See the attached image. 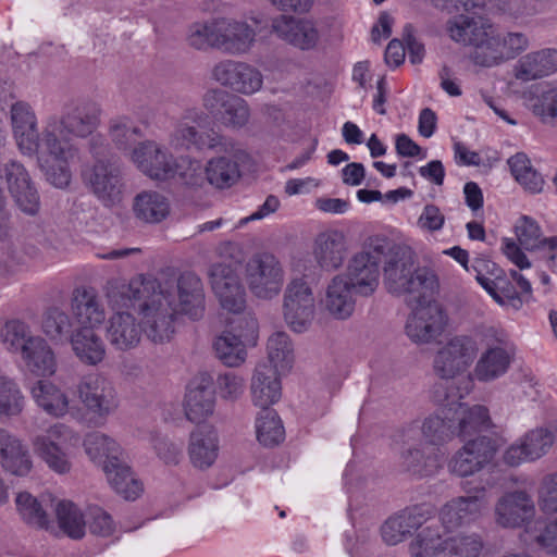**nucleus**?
I'll list each match as a JSON object with an SVG mask.
<instances>
[{
	"instance_id": "obj_27",
	"label": "nucleus",
	"mask_w": 557,
	"mask_h": 557,
	"mask_svg": "<svg viewBox=\"0 0 557 557\" xmlns=\"http://www.w3.org/2000/svg\"><path fill=\"white\" fill-rule=\"evenodd\" d=\"M512 348L500 339L488 345L480 355L471 372L472 380L481 383H491L503 377L513 361Z\"/></svg>"
},
{
	"instance_id": "obj_62",
	"label": "nucleus",
	"mask_w": 557,
	"mask_h": 557,
	"mask_svg": "<svg viewBox=\"0 0 557 557\" xmlns=\"http://www.w3.org/2000/svg\"><path fill=\"white\" fill-rule=\"evenodd\" d=\"M492 288L493 290L487 293L499 306L513 310H519L522 307V298L511 285L498 287L495 282Z\"/></svg>"
},
{
	"instance_id": "obj_22",
	"label": "nucleus",
	"mask_w": 557,
	"mask_h": 557,
	"mask_svg": "<svg viewBox=\"0 0 557 557\" xmlns=\"http://www.w3.org/2000/svg\"><path fill=\"white\" fill-rule=\"evenodd\" d=\"M555 443V433L546 426L528 431L512 443L504 454V461L509 466L532 462L544 457Z\"/></svg>"
},
{
	"instance_id": "obj_61",
	"label": "nucleus",
	"mask_w": 557,
	"mask_h": 557,
	"mask_svg": "<svg viewBox=\"0 0 557 557\" xmlns=\"http://www.w3.org/2000/svg\"><path fill=\"white\" fill-rule=\"evenodd\" d=\"M445 224V215L435 205H426L423 207L421 214L417 220V226L422 232L435 233L443 228Z\"/></svg>"
},
{
	"instance_id": "obj_24",
	"label": "nucleus",
	"mask_w": 557,
	"mask_h": 557,
	"mask_svg": "<svg viewBox=\"0 0 557 557\" xmlns=\"http://www.w3.org/2000/svg\"><path fill=\"white\" fill-rule=\"evenodd\" d=\"M535 512V504L524 491L505 493L494 508L495 522L506 529H517L530 523Z\"/></svg>"
},
{
	"instance_id": "obj_28",
	"label": "nucleus",
	"mask_w": 557,
	"mask_h": 557,
	"mask_svg": "<svg viewBox=\"0 0 557 557\" xmlns=\"http://www.w3.org/2000/svg\"><path fill=\"white\" fill-rule=\"evenodd\" d=\"M491 30L492 25L481 16L459 15L447 23L448 35L454 41L474 47L472 58L479 65V51L487 46Z\"/></svg>"
},
{
	"instance_id": "obj_37",
	"label": "nucleus",
	"mask_w": 557,
	"mask_h": 557,
	"mask_svg": "<svg viewBox=\"0 0 557 557\" xmlns=\"http://www.w3.org/2000/svg\"><path fill=\"white\" fill-rule=\"evenodd\" d=\"M143 332L146 333L145 324L141 327L133 314L124 311L113 313L106 327L108 342L122 351L135 348L140 342Z\"/></svg>"
},
{
	"instance_id": "obj_21",
	"label": "nucleus",
	"mask_w": 557,
	"mask_h": 557,
	"mask_svg": "<svg viewBox=\"0 0 557 557\" xmlns=\"http://www.w3.org/2000/svg\"><path fill=\"white\" fill-rule=\"evenodd\" d=\"M434 512L433 506L423 504L408 507L391 516L380 529L383 542L389 546L397 545L414 531L413 537L430 523Z\"/></svg>"
},
{
	"instance_id": "obj_46",
	"label": "nucleus",
	"mask_w": 557,
	"mask_h": 557,
	"mask_svg": "<svg viewBox=\"0 0 557 557\" xmlns=\"http://www.w3.org/2000/svg\"><path fill=\"white\" fill-rule=\"evenodd\" d=\"M83 446L88 458L102 469L125 454L113 437L99 431L88 432L84 437Z\"/></svg>"
},
{
	"instance_id": "obj_48",
	"label": "nucleus",
	"mask_w": 557,
	"mask_h": 557,
	"mask_svg": "<svg viewBox=\"0 0 557 557\" xmlns=\"http://www.w3.org/2000/svg\"><path fill=\"white\" fill-rule=\"evenodd\" d=\"M267 357L272 370L288 373L295 361L294 344L289 335L282 331L271 334L267 342Z\"/></svg>"
},
{
	"instance_id": "obj_5",
	"label": "nucleus",
	"mask_w": 557,
	"mask_h": 557,
	"mask_svg": "<svg viewBox=\"0 0 557 557\" xmlns=\"http://www.w3.org/2000/svg\"><path fill=\"white\" fill-rule=\"evenodd\" d=\"M257 29L246 20L215 14L190 22L185 29L186 46L197 52L220 51L231 57L249 54L257 44Z\"/></svg>"
},
{
	"instance_id": "obj_53",
	"label": "nucleus",
	"mask_w": 557,
	"mask_h": 557,
	"mask_svg": "<svg viewBox=\"0 0 557 557\" xmlns=\"http://www.w3.org/2000/svg\"><path fill=\"white\" fill-rule=\"evenodd\" d=\"M41 331L53 342L70 338L73 333L72 320L61 308L50 307L42 314Z\"/></svg>"
},
{
	"instance_id": "obj_10",
	"label": "nucleus",
	"mask_w": 557,
	"mask_h": 557,
	"mask_svg": "<svg viewBox=\"0 0 557 557\" xmlns=\"http://www.w3.org/2000/svg\"><path fill=\"white\" fill-rule=\"evenodd\" d=\"M79 433L64 422H54L32 440L36 456L55 474L65 475L73 469L74 450Z\"/></svg>"
},
{
	"instance_id": "obj_56",
	"label": "nucleus",
	"mask_w": 557,
	"mask_h": 557,
	"mask_svg": "<svg viewBox=\"0 0 557 557\" xmlns=\"http://www.w3.org/2000/svg\"><path fill=\"white\" fill-rule=\"evenodd\" d=\"M109 135L120 149H126L134 137L141 134L140 129L133 125L129 117L117 116L109 123Z\"/></svg>"
},
{
	"instance_id": "obj_3",
	"label": "nucleus",
	"mask_w": 557,
	"mask_h": 557,
	"mask_svg": "<svg viewBox=\"0 0 557 557\" xmlns=\"http://www.w3.org/2000/svg\"><path fill=\"white\" fill-rule=\"evenodd\" d=\"M487 507L484 488L473 495L457 496L446 502L437 518L420 530L408 544L411 557H480L484 544L478 533H454L476 521Z\"/></svg>"
},
{
	"instance_id": "obj_1",
	"label": "nucleus",
	"mask_w": 557,
	"mask_h": 557,
	"mask_svg": "<svg viewBox=\"0 0 557 557\" xmlns=\"http://www.w3.org/2000/svg\"><path fill=\"white\" fill-rule=\"evenodd\" d=\"M100 121V107L89 101L72 103L61 115L47 116L41 128L27 102L17 101L10 109L12 137L17 150L25 157H35L46 181L60 189L70 186L71 165L79 153L73 138L91 139Z\"/></svg>"
},
{
	"instance_id": "obj_52",
	"label": "nucleus",
	"mask_w": 557,
	"mask_h": 557,
	"mask_svg": "<svg viewBox=\"0 0 557 557\" xmlns=\"http://www.w3.org/2000/svg\"><path fill=\"white\" fill-rule=\"evenodd\" d=\"M26 399L18 383L9 376L0 375V416L13 418L25 408Z\"/></svg>"
},
{
	"instance_id": "obj_13",
	"label": "nucleus",
	"mask_w": 557,
	"mask_h": 557,
	"mask_svg": "<svg viewBox=\"0 0 557 557\" xmlns=\"http://www.w3.org/2000/svg\"><path fill=\"white\" fill-rule=\"evenodd\" d=\"M479 339L473 335L458 334L437 347L432 368L443 380H454L469 372L479 352Z\"/></svg>"
},
{
	"instance_id": "obj_34",
	"label": "nucleus",
	"mask_w": 557,
	"mask_h": 557,
	"mask_svg": "<svg viewBox=\"0 0 557 557\" xmlns=\"http://www.w3.org/2000/svg\"><path fill=\"white\" fill-rule=\"evenodd\" d=\"M347 253V238L341 231L327 230L314 238L312 255L318 265L324 271H335L341 268Z\"/></svg>"
},
{
	"instance_id": "obj_4",
	"label": "nucleus",
	"mask_w": 557,
	"mask_h": 557,
	"mask_svg": "<svg viewBox=\"0 0 557 557\" xmlns=\"http://www.w3.org/2000/svg\"><path fill=\"white\" fill-rule=\"evenodd\" d=\"M432 398L440 408L426 416L420 426L423 441L431 446L443 445L457 434L462 437L471 435L487 423L486 408L467 406L460 401L461 395L449 394L444 383L433 387Z\"/></svg>"
},
{
	"instance_id": "obj_59",
	"label": "nucleus",
	"mask_w": 557,
	"mask_h": 557,
	"mask_svg": "<svg viewBox=\"0 0 557 557\" xmlns=\"http://www.w3.org/2000/svg\"><path fill=\"white\" fill-rule=\"evenodd\" d=\"M214 384L215 392L224 400L234 401L239 398L245 391L244 379L233 372L219 374Z\"/></svg>"
},
{
	"instance_id": "obj_8",
	"label": "nucleus",
	"mask_w": 557,
	"mask_h": 557,
	"mask_svg": "<svg viewBox=\"0 0 557 557\" xmlns=\"http://www.w3.org/2000/svg\"><path fill=\"white\" fill-rule=\"evenodd\" d=\"M386 289L401 296L408 305L421 298L434 297L438 290L435 273L425 268H416L411 256H398L391 259L384 268Z\"/></svg>"
},
{
	"instance_id": "obj_60",
	"label": "nucleus",
	"mask_w": 557,
	"mask_h": 557,
	"mask_svg": "<svg viewBox=\"0 0 557 557\" xmlns=\"http://www.w3.org/2000/svg\"><path fill=\"white\" fill-rule=\"evenodd\" d=\"M87 527L92 534L100 536H109L114 531L111 516L100 507H89L87 509Z\"/></svg>"
},
{
	"instance_id": "obj_57",
	"label": "nucleus",
	"mask_w": 557,
	"mask_h": 557,
	"mask_svg": "<svg viewBox=\"0 0 557 557\" xmlns=\"http://www.w3.org/2000/svg\"><path fill=\"white\" fill-rule=\"evenodd\" d=\"M537 506L544 515L557 513V473L548 474L541 481Z\"/></svg>"
},
{
	"instance_id": "obj_35",
	"label": "nucleus",
	"mask_w": 557,
	"mask_h": 557,
	"mask_svg": "<svg viewBox=\"0 0 557 557\" xmlns=\"http://www.w3.org/2000/svg\"><path fill=\"white\" fill-rule=\"evenodd\" d=\"M411 433L412 430H408L404 434V447L398 456L400 470L416 476H426L435 473L442 462L438 449L432 448V451L425 454L420 447L410 443L412 440Z\"/></svg>"
},
{
	"instance_id": "obj_38",
	"label": "nucleus",
	"mask_w": 557,
	"mask_h": 557,
	"mask_svg": "<svg viewBox=\"0 0 557 557\" xmlns=\"http://www.w3.org/2000/svg\"><path fill=\"white\" fill-rule=\"evenodd\" d=\"M216 151L222 156L211 158L205 168L206 178L216 188H227L234 185L240 176L238 159L242 150L234 143V150L227 151L220 145Z\"/></svg>"
},
{
	"instance_id": "obj_19",
	"label": "nucleus",
	"mask_w": 557,
	"mask_h": 557,
	"mask_svg": "<svg viewBox=\"0 0 557 557\" xmlns=\"http://www.w3.org/2000/svg\"><path fill=\"white\" fill-rule=\"evenodd\" d=\"M211 78L232 91L251 96L262 89L263 74L255 65L240 60L223 59L211 69Z\"/></svg>"
},
{
	"instance_id": "obj_9",
	"label": "nucleus",
	"mask_w": 557,
	"mask_h": 557,
	"mask_svg": "<svg viewBox=\"0 0 557 557\" xmlns=\"http://www.w3.org/2000/svg\"><path fill=\"white\" fill-rule=\"evenodd\" d=\"M76 394L85 408V413L75 409L72 418L87 426H104L120 406L114 384L101 374L94 373L82 377L76 385Z\"/></svg>"
},
{
	"instance_id": "obj_45",
	"label": "nucleus",
	"mask_w": 557,
	"mask_h": 557,
	"mask_svg": "<svg viewBox=\"0 0 557 557\" xmlns=\"http://www.w3.org/2000/svg\"><path fill=\"white\" fill-rule=\"evenodd\" d=\"M103 472L110 486L123 498L134 500L141 494L143 484L133 473L126 453L116 461L104 466Z\"/></svg>"
},
{
	"instance_id": "obj_2",
	"label": "nucleus",
	"mask_w": 557,
	"mask_h": 557,
	"mask_svg": "<svg viewBox=\"0 0 557 557\" xmlns=\"http://www.w3.org/2000/svg\"><path fill=\"white\" fill-rule=\"evenodd\" d=\"M123 305L126 300L137 304L147 337L154 343L169 342L175 332L178 315L196 321L205 313V290L201 280L191 272L183 273L174 281H160L137 276L128 284L116 285L108 296Z\"/></svg>"
},
{
	"instance_id": "obj_30",
	"label": "nucleus",
	"mask_w": 557,
	"mask_h": 557,
	"mask_svg": "<svg viewBox=\"0 0 557 557\" xmlns=\"http://www.w3.org/2000/svg\"><path fill=\"white\" fill-rule=\"evenodd\" d=\"M34 404L47 416L62 419L75 413L66 389L49 380H37L29 389Z\"/></svg>"
},
{
	"instance_id": "obj_64",
	"label": "nucleus",
	"mask_w": 557,
	"mask_h": 557,
	"mask_svg": "<svg viewBox=\"0 0 557 557\" xmlns=\"http://www.w3.org/2000/svg\"><path fill=\"white\" fill-rule=\"evenodd\" d=\"M154 449L165 463H177L182 453L181 445L166 438L158 440Z\"/></svg>"
},
{
	"instance_id": "obj_49",
	"label": "nucleus",
	"mask_w": 557,
	"mask_h": 557,
	"mask_svg": "<svg viewBox=\"0 0 557 557\" xmlns=\"http://www.w3.org/2000/svg\"><path fill=\"white\" fill-rule=\"evenodd\" d=\"M55 517L60 529L72 539H82L87 528V511L83 512L73 502L58 500Z\"/></svg>"
},
{
	"instance_id": "obj_6",
	"label": "nucleus",
	"mask_w": 557,
	"mask_h": 557,
	"mask_svg": "<svg viewBox=\"0 0 557 557\" xmlns=\"http://www.w3.org/2000/svg\"><path fill=\"white\" fill-rule=\"evenodd\" d=\"M128 157L138 171L153 181L165 182L180 177L187 185H198L202 180L199 161L185 157L175 158L156 140L138 143L129 150Z\"/></svg>"
},
{
	"instance_id": "obj_41",
	"label": "nucleus",
	"mask_w": 557,
	"mask_h": 557,
	"mask_svg": "<svg viewBox=\"0 0 557 557\" xmlns=\"http://www.w3.org/2000/svg\"><path fill=\"white\" fill-rule=\"evenodd\" d=\"M27 372L50 376L57 372V358L49 343L36 335L20 355Z\"/></svg>"
},
{
	"instance_id": "obj_55",
	"label": "nucleus",
	"mask_w": 557,
	"mask_h": 557,
	"mask_svg": "<svg viewBox=\"0 0 557 557\" xmlns=\"http://www.w3.org/2000/svg\"><path fill=\"white\" fill-rule=\"evenodd\" d=\"M250 116L249 106L246 100L238 96L226 97L223 101L221 119L223 123L232 127H243Z\"/></svg>"
},
{
	"instance_id": "obj_44",
	"label": "nucleus",
	"mask_w": 557,
	"mask_h": 557,
	"mask_svg": "<svg viewBox=\"0 0 557 557\" xmlns=\"http://www.w3.org/2000/svg\"><path fill=\"white\" fill-rule=\"evenodd\" d=\"M282 373L272 370L267 363L257 366L251 380V398L256 406L268 409L281 398Z\"/></svg>"
},
{
	"instance_id": "obj_54",
	"label": "nucleus",
	"mask_w": 557,
	"mask_h": 557,
	"mask_svg": "<svg viewBox=\"0 0 557 557\" xmlns=\"http://www.w3.org/2000/svg\"><path fill=\"white\" fill-rule=\"evenodd\" d=\"M15 506L22 519L37 528L48 525V516L41 503L28 492H21L15 497Z\"/></svg>"
},
{
	"instance_id": "obj_31",
	"label": "nucleus",
	"mask_w": 557,
	"mask_h": 557,
	"mask_svg": "<svg viewBox=\"0 0 557 557\" xmlns=\"http://www.w3.org/2000/svg\"><path fill=\"white\" fill-rule=\"evenodd\" d=\"M529 46L528 38L521 33L495 34L492 28L487 46L479 51L480 65L495 66L513 59Z\"/></svg>"
},
{
	"instance_id": "obj_63",
	"label": "nucleus",
	"mask_w": 557,
	"mask_h": 557,
	"mask_svg": "<svg viewBox=\"0 0 557 557\" xmlns=\"http://www.w3.org/2000/svg\"><path fill=\"white\" fill-rule=\"evenodd\" d=\"M536 543L549 555L557 556V517L536 536Z\"/></svg>"
},
{
	"instance_id": "obj_39",
	"label": "nucleus",
	"mask_w": 557,
	"mask_h": 557,
	"mask_svg": "<svg viewBox=\"0 0 557 557\" xmlns=\"http://www.w3.org/2000/svg\"><path fill=\"white\" fill-rule=\"evenodd\" d=\"M524 104L542 123L557 126V81L534 86L524 95Z\"/></svg>"
},
{
	"instance_id": "obj_15",
	"label": "nucleus",
	"mask_w": 557,
	"mask_h": 557,
	"mask_svg": "<svg viewBox=\"0 0 557 557\" xmlns=\"http://www.w3.org/2000/svg\"><path fill=\"white\" fill-rule=\"evenodd\" d=\"M518 243L513 238L502 239V251L520 270L531 268V262L521 247L528 251L552 252L557 249V236L543 237L541 226L528 216H520L513 226Z\"/></svg>"
},
{
	"instance_id": "obj_23",
	"label": "nucleus",
	"mask_w": 557,
	"mask_h": 557,
	"mask_svg": "<svg viewBox=\"0 0 557 557\" xmlns=\"http://www.w3.org/2000/svg\"><path fill=\"white\" fill-rule=\"evenodd\" d=\"M495 451L493 443L486 437L469 441L451 456L448 471L459 478L474 475L492 462Z\"/></svg>"
},
{
	"instance_id": "obj_47",
	"label": "nucleus",
	"mask_w": 557,
	"mask_h": 557,
	"mask_svg": "<svg viewBox=\"0 0 557 557\" xmlns=\"http://www.w3.org/2000/svg\"><path fill=\"white\" fill-rule=\"evenodd\" d=\"M75 356L85 364L97 366L106 357V345L92 330H75L70 336Z\"/></svg>"
},
{
	"instance_id": "obj_42",
	"label": "nucleus",
	"mask_w": 557,
	"mask_h": 557,
	"mask_svg": "<svg viewBox=\"0 0 557 557\" xmlns=\"http://www.w3.org/2000/svg\"><path fill=\"white\" fill-rule=\"evenodd\" d=\"M354 288L344 274H336L327 284L324 297L326 311L335 319L346 320L355 311Z\"/></svg>"
},
{
	"instance_id": "obj_25",
	"label": "nucleus",
	"mask_w": 557,
	"mask_h": 557,
	"mask_svg": "<svg viewBox=\"0 0 557 557\" xmlns=\"http://www.w3.org/2000/svg\"><path fill=\"white\" fill-rule=\"evenodd\" d=\"M213 383L212 376L206 372L198 373L188 383L184 410L189 421L200 423L213 414L215 408Z\"/></svg>"
},
{
	"instance_id": "obj_16",
	"label": "nucleus",
	"mask_w": 557,
	"mask_h": 557,
	"mask_svg": "<svg viewBox=\"0 0 557 557\" xmlns=\"http://www.w3.org/2000/svg\"><path fill=\"white\" fill-rule=\"evenodd\" d=\"M244 277L253 296L272 299L282 290L284 269L273 253L258 252L247 260Z\"/></svg>"
},
{
	"instance_id": "obj_29",
	"label": "nucleus",
	"mask_w": 557,
	"mask_h": 557,
	"mask_svg": "<svg viewBox=\"0 0 557 557\" xmlns=\"http://www.w3.org/2000/svg\"><path fill=\"white\" fill-rule=\"evenodd\" d=\"M34 467L25 442L4 428H0V468L14 476H27Z\"/></svg>"
},
{
	"instance_id": "obj_58",
	"label": "nucleus",
	"mask_w": 557,
	"mask_h": 557,
	"mask_svg": "<svg viewBox=\"0 0 557 557\" xmlns=\"http://www.w3.org/2000/svg\"><path fill=\"white\" fill-rule=\"evenodd\" d=\"M471 274H474L479 284L486 290H493V284L499 277L500 270L493 261L484 257L472 260L469 264Z\"/></svg>"
},
{
	"instance_id": "obj_11",
	"label": "nucleus",
	"mask_w": 557,
	"mask_h": 557,
	"mask_svg": "<svg viewBox=\"0 0 557 557\" xmlns=\"http://www.w3.org/2000/svg\"><path fill=\"white\" fill-rule=\"evenodd\" d=\"M386 248V239L382 236L368 237L360 251L348 260L346 272L347 283L356 295L368 297L374 294L380 282V265Z\"/></svg>"
},
{
	"instance_id": "obj_18",
	"label": "nucleus",
	"mask_w": 557,
	"mask_h": 557,
	"mask_svg": "<svg viewBox=\"0 0 557 557\" xmlns=\"http://www.w3.org/2000/svg\"><path fill=\"white\" fill-rule=\"evenodd\" d=\"M283 317L286 325L295 333L308 331L315 318V298L309 283L293 278L283 297Z\"/></svg>"
},
{
	"instance_id": "obj_17",
	"label": "nucleus",
	"mask_w": 557,
	"mask_h": 557,
	"mask_svg": "<svg viewBox=\"0 0 557 557\" xmlns=\"http://www.w3.org/2000/svg\"><path fill=\"white\" fill-rule=\"evenodd\" d=\"M411 312L405 324L408 338L418 345L431 344L440 337L446 327V315L434 297L413 301Z\"/></svg>"
},
{
	"instance_id": "obj_12",
	"label": "nucleus",
	"mask_w": 557,
	"mask_h": 557,
	"mask_svg": "<svg viewBox=\"0 0 557 557\" xmlns=\"http://www.w3.org/2000/svg\"><path fill=\"white\" fill-rule=\"evenodd\" d=\"M209 123L208 114L200 108H187L183 111L170 135V147L184 150L216 149L222 145L227 151L234 150V141L214 132L201 129Z\"/></svg>"
},
{
	"instance_id": "obj_50",
	"label": "nucleus",
	"mask_w": 557,
	"mask_h": 557,
	"mask_svg": "<svg viewBox=\"0 0 557 557\" xmlns=\"http://www.w3.org/2000/svg\"><path fill=\"white\" fill-rule=\"evenodd\" d=\"M256 436L258 442L267 447H272L285 438V429L274 410L263 409L256 418Z\"/></svg>"
},
{
	"instance_id": "obj_32",
	"label": "nucleus",
	"mask_w": 557,
	"mask_h": 557,
	"mask_svg": "<svg viewBox=\"0 0 557 557\" xmlns=\"http://www.w3.org/2000/svg\"><path fill=\"white\" fill-rule=\"evenodd\" d=\"M71 311L78 324L76 330L99 329L106 321V310L92 288L77 287L71 296Z\"/></svg>"
},
{
	"instance_id": "obj_36",
	"label": "nucleus",
	"mask_w": 557,
	"mask_h": 557,
	"mask_svg": "<svg viewBox=\"0 0 557 557\" xmlns=\"http://www.w3.org/2000/svg\"><path fill=\"white\" fill-rule=\"evenodd\" d=\"M272 29L281 39L301 50L314 48L320 39L315 24L306 18L282 15L273 21Z\"/></svg>"
},
{
	"instance_id": "obj_7",
	"label": "nucleus",
	"mask_w": 557,
	"mask_h": 557,
	"mask_svg": "<svg viewBox=\"0 0 557 557\" xmlns=\"http://www.w3.org/2000/svg\"><path fill=\"white\" fill-rule=\"evenodd\" d=\"M91 160L82 169V180L92 194L106 205L121 200L123 183L119 169L110 160V148L101 134L88 141Z\"/></svg>"
},
{
	"instance_id": "obj_40",
	"label": "nucleus",
	"mask_w": 557,
	"mask_h": 557,
	"mask_svg": "<svg viewBox=\"0 0 557 557\" xmlns=\"http://www.w3.org/2000/svg\"><path fill=\"white\" fill-rule=\"evenodd\" d=\"M515 77L522 82L535 81L557 72V50L542 49L530 52L515 65Z\"/></svg>"
},
{
	"instance_id": "obj_14",
	"label": "nucleus",
	"mask_w": 557,
	"mask_h": 557,
	"mask_svg": "<svg viewBox=\"0 0 557 557\" xmlns=\"http://www.w3.org/2000/svg\"><path fill=\"white\" fill-rule=\"evenodd\" d=\"M258 339V322L250 313L233 320L213 342L215 356L227 367H238L245 362L247 348Z\"/></svg>"
},
{
	"instance_id": "obj_33",
	"label": "nucleus",
	"mask_w": 557,
	"mask_h": 557,
	"mask_svg": "<svg viewBox=\"0 0 557 557\" xmlns=\"http://www.w3.org/2000/svg\"><path fill=\"white\" fill-rule=\"evenodd\" d=\"M187 453L190 463L199 470L211 468L220 453V437L212 425H201L189 434Z\"/></svg>"
},
{
	"instance_id": "obj_51",
	"label": "nucleus",
	"mask_w": 557,
	"mask_h": 557,
	"mask_svg": "<svg viewBox=\"0 0 557 557\" xmlns=\"http://www.w3.org/2000/svg\"><path fill=\"white\" fill-rule=\"evenodd\" d=\"M35 336L29 325L17 319L7 321L0 330V343L11 354L21 355Z\"/></svg>"
},
{
	"instance_id": "obj_26",
	"label": "nucleus",
	"mask_w": 557,
	"mask_h": 557,
	"mask_svg": "<svg viewBox=\"0 0 557 557\" xmlns=\"http://www.w3.org/2000/svg\"><path fill=\"white\" fill-rule=\"evenodd\" d=\"M211 285L221 307L234 314L243 315L246 293L238 275L227 265L216 264L211 270Z\"/></svg>"
},
{
	"instance_id": "obj_20",
	"label": "nucleus",
	"mask_w": 557,
	"mask_h": 557,
	"mask_svg": "<svg viewBox=\"0 0 557 557\" xmlns=\"http://www.w3.org/2000/svg\"><path fill=\"white\" fill-rule=\"evenodd\" d=\"M0 180L22 212L35 215L40 209L37 188L25 165L11 159L0 165Z\"/></svg>"
},
{
	"instance_id": "obj_43",
	"label": "nucleus",
	"mask_w": 557,
	"mask_h": 557,
	"mask_svg": "<svg viewBox=\"0 0 557 557\" xmlns=\"http://www.w3.org/2000/svg\"><path fill=\"white\" fill-rule=\"evenodd\" d=\"M133 213L146 224H159L171 213L170 199L158 190H143L133 200Z\"/></svg>"
}]
</instances>
